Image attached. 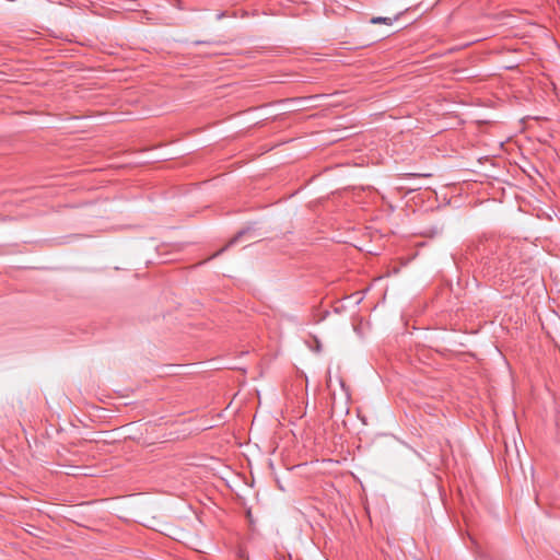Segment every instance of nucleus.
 <instances>
[{"instance_id":"f257e3e1","label":"nucleus","mask_w":560,"mask_h":560,"mask_svg":"<svg viewBox=\"0 0 560 560\" xmlns=\"http://www.w3.org/2000/svg\"><path fill=\"white\" fill-rule=\"evenodd\" d=\"M397 19H398V16H396L395 19L384 18V16H375V18H372L371 23H373V24L383 23V24H386V25H392L393 22L395 20H397Z\"/></svg>"},{"instance_id":"f03ea898","label":"nucleus","mask_w":560,"mask_h":560,"mask_svg":"<svg viewBox=\"0 0 560 560\" xmlns=\"http://www.w3.org/2000/svg\"><path fill=\"white\" fill-rule=\"evenodd\" d=\"M244 235V232L238 233L236 236H234L222 249L217 252L212 257L219 256L221 253H223L228 247L236 244L238 240Z\"/></svg>"}]
</instances>
